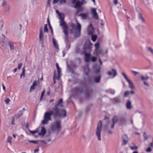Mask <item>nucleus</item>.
<instances>
[{"mask_svg": "<svg viewBox=\"0 0 153 153\" xmlns=\"http://www.w3.org/2000/svg\"><path fill=\"white\" fill-rule=\"evenodd\" d=\"M82 2L79 1H77L74 6V7L77 9V12L76 13V15H77L79 12L83 10V9L81 7V6L85 4V2L84 0H82Z\"/></svg>", "mask_w": 153, "mask_h": 153, "instance_id": "39448f33", "label": "nucleus"}, {"mask_svg": "<svg viewBox=\"0 0 153 153\" xmlns=\"http://www.w3.org/2000/svg\"><path fill=\"white\" fill-rule=\"evenodd\" d=\"M12 139V137L10 136H8L7 138V142L9 143L10 145H12L11 140Z\"/></svg>", "mask_w": 153, "mask_h": 153, "instance_id": "2f4dec72", "label": "nucleus"}, {"mask_svg": "<svg viewBox=\"0 0 153 153\" xmlns=\"http://www.w3.org/2000/svg\"><path fill=\"white\" fill-rule=\"evenodd\" d=\"M130 94V92L128 91H125L124 94V96L125 97L127 95L129 94Z\"/></svg>", "mask_w": 153, "mask_h": 153, "instance_id": "de8ad7c7", "label": "nucleus"}, {"mask_svg": "<svg viewBox=\"0 0 153 153\" xmlns=\"http://www.w3.org/2000/svg\"><path fill=\"white\" fill-rule=\"evenodd\" d=\"M56 66L57 69L60 68V67H59V65L57 63H56Z\"/></svg>", "mask_w": 153, "mask_h": 153, "instance_id": "338daca9", "label": "nucleus"}, {"mask_svg": "<svg viewBox=\"0 0 153 153\" xmlns=\"http://www.w3.org/2000/svg\"><path fill=\"white\" fill-rule=\"evenodd\" d=\"M140 76L141 78V80L143 82V84L145 86H149V84L146 81V80L149 79V77L148 76L144 77L142 75H140Z\"/></svg>", "mask_w": 153, "mask_h": 153, "instance_id": "9b49d317", "label": "nucleus"}, {"mask_svg": "<svg viewBox=\"0 0 153 153\" xmlns=\"http://www.w3.org/2000/svg\"><path fill=\"white\" fill-rule=\"evenodd\" d=\"M101 78V75L100 74H98L97 76H94V82L96 83H99L100 82Z\"/></svg>", "mask_w": 153, "mask_h": 153, "instance_id": "f3484780", "label": "nucleus"}, {"mask_svg": "<svg viewBox=\"0 0 153 153\" xmlns=\"http://www.w3.org/2000/svg\"><path fill=\"white\" fill-rule=\"evenodd\" d=\"M100 67L99 66L98 69L95 70L94 73L95 74H100Z\"/></svg>", "mask_w": 153, "mask_h": 153, "instance_id": "f704fd0d", "label": "nucleus"}, {"mask_svg": "<svg viewBox=\"0 0 153 153\" xmlns=\"http://www.w3.org/2000/svg\"><path fill=\"white\" fill-rule=\"evenodd\" d=\"M102 122L100 121L97 125L95 135L99 141L101 140V131L102 129Z\"/></svg>", "mask_w": 153, "mask_h": 153, "instance_id": "20e7f679", "label": "nucleus"}, {"mask_svg": "<svg viewBox=\"0 0 153 153\" xmlns=\"http://www.w3.org/2000/svg\"><path fill=\"white\" fill-rule=\"evenodd\" d=\"M83 70L84 73L87 76H89V69L88 66L87 65L83 67Z\"/></svg>", "mask_w": 153, "mask_h": 153, "instance_id": "4be33fe9", "label": "nucleus"}, {"mask_svg": "<svg viewBox=\"0 0 153 153\" xmlns=\"http://www.w3.org/2000/svg\"><path fill=\"white\" fill-rule=\"evenodd\" d=\"M138 18L140 21L142 22H144L145 20L142 17V14L140 13H138Z\"/></svg>", "mask_w": 153, "mask_h": 153, "instance_id": "cd10ccee", "label": "nucleus"}, {"mask_svg": "<svg viewBox=\"0 0 153 153\" xmlns=\"http://www.w3.org/2000/svg\"><path fill=\"white\" fill-rule=\"evenodd\" d=\"M52 41L55 50L57 51L58 52L59 51V49L57 41H56L54 38L52 39Z\"/></svg>", "mask_w": 153, "mask_h": 153, "instance_id": "2eb2a0df", "label": "nucleus"}, {"mask_svg": "<svg viewBox=\"0 0 153 153\" xmlns=\"http://www.w3.org/2000/svg\"><path fill=\"white\" fill-rule=\"evenodd\" d=\"M126 107L128 109H130L131 108V102L130 100H128L126 103Z\"/></svg>", "mask_w": 153, "mask_h": 153, "instance_id": "c756f323", "label": "nucleus"}, {"mask_svg": "<svg viewBox=\"0 0 153 153\" xmlns=\"http://www.w3.org/2000/svg\"><path fill=\"white\" fill-rule=\"evenodd\" d=\"M93 90L92 89L86 87L85 91V95L87 98L91 97L93 95Z\"/></svg>", "mask_w": 153, "mask_h": 153, "instance_id": "0eeeda50", "label": "nucleus"}, {"mask_svg": "<svg viewBox=\"0 0 153 153\" xmlns=\"http://www.w3.org/2000/svg\"><path fill=\"white\" fill-rule=\"evenodd\" d=\"M76 0H72V3L73 4H74L76 3Z\"/></svg>", "mask_w": 153, "mask_h": 153, "instance_id": "69168bd1", "label": "nucleus"}, {"mask_svg": "<svg viewBox=\"0 0 153 153\" xmlns=\"http://www.w3.org/2000/svg\"><path fill=\"white\" fill-rule=\"evenodd\" d=\"M39 149L38 148H37L36 149H34V153H36V152H37L39 151Z\"/></svg>", "mask_w": 153, "mask_h": 153, "instance_id": "5fc2aeb1", "label": "nucleus"}, {"mask_svg": "<svg viewBox=\"0 0 153 153\" xmlns=\"http://www.w3.org/2000/svg\"><path fill=\"white\" fill-rule=\"evenodd\" d=\"M39 41L41 42L42 47H44V36L43 35H39Z\"/></svg>", "mask_w": 153, "mask_h": 153, "instance_id": "a878e982", "label": "nucleus"}, {"mask_svg": "<svg viewBox=\"0 0 153 153\" xmlns=\"http://www.w3.org/2000/svg\"><path fill=\"white\" fill-rule=\"evenodd\" d=\"M97 59V57L94 56H92L91 58V60L93 62H95Z\"/></svg>", "mask_w": 153, "mask_h": 153, "instance_id": "a18cd8bd", "label": "nucleus"}, {"mask_svg": "<svg viewBox=\"0 0 153 153\" xmlns=\"http://www.w3.org/2000/svg\"><path fill=\"white\" fill-rule=\"evenodd\" d=\"M126 121V119L125 117L121 116L117 118V121L121 124H122L125 123Z\"/></svg>", "mask_w": 153, "mask_h": 153, "instance_id": "dca6fc26", "label": "nucleus"}, {"mask_svg": "<svg viewBox=\"0 0 153 153\" xmlns=\"http://www.w3.org/2000/svg\"><path fill=\"white\" fill-rule=\"evenodd\" d=\"M59 16V19L60 20V25L62 27L63 32L64 33L67 34V31H68V27L67 25L64 21V18L60 14Z\"/></svg>", "mask_w": 153, "mask_h": 153, "instance_id": "7ed1b4c3", "label": "nucleus"}, {"mask_svg": "<svg viewBox=\"0 0 153 153\" xmlns=\"http://www.w3.org/2000/svg\"><path fill=\"white\" fill-rule=\"evenodd\" d=\"M37 84V81L35 80L33 82L32 85L30 87V92L32 90H34V89L35 87L36 86Z\"/></svg>", "mask_w": 153, "mask_h": 153, "instance_id": "b1692460", "label": "nucleus"}, {"mask_svg": "<svg viewBox=\"0 0 153 153\" xmlns=\"http://www.w3.org/2000/svg\"><path fill=\"white\" fill-rule=\"evenodd\" d=\"M77 26L75 27V25L74 23H72L71 26L72 27V29L71 30V33L73 34L75 38H77L80 36L81 26L80 24L77 22Z\"/></svg>", "mask_w": 153, "mask_h": 153, "instance_id": "f03ea898", "label": "nucleus"}, {"mask_svg": "<svg viewBox=\"0 0 153 153\" xmlns=\"http://www.w3.org/2000/svg\"><path fill=\"white\" fill-rule=\"evenodd\" d=\"M66 0H53V4H55L58 3V4L61 5L63 3L65 4Z\"/></svg>", "mask_w": 153, "mask_h": 153, "instance_id": "6ab92c4d", "label": "nucleus"}, {"mask_svg": "<svg viewBox=\"0 0 153 153\" xmlns=\"http://www.w3.org/2000/svg\"><path fill=\"white\" fill-rule=\"evenodd\" d=\"M129 92H130V94H133L134 93V92L132 91H129Z\"/></svg>", "mask_w": 153, "mask_h": 153, "instance_id": "774afa93", "label": "nucleus"}, {"mask_svg": "<svg viewBox=\"0 0 153 153\" xmlns=\"http://www.w3.org/2000/svg\"><path fill=\"white\" fill-rule=\"evenodd\" d=\"M94 28L91 24H90L88 27V35H92L94 33Z\"/></svg>", "mask_w": 153, "mask_h": 153, "instance_id": "ddd939ff", "label": "nucleus"}, {"mask_svg": "<svg viewBox=\"0 0 153 153\" xmlns=\"http://www.w3.org/2000/svg\"><path fill=\"white\" fill-rule=\"evenodd\" d=\"M48 25L49 26V28L51 30L53 29V28L52 27V26H51V25Z\"/></svg>", "mask_w": 153, "mask_h": 153, "instance_id": "0e129e2a", "label": "nucleus"}, {"mask_svg": "<svg viewBox=\"0 0 153 153\" xmlns=\"http://www.w3.org/2000/svg\"><path fill=\"white\" fill-rule=\"evenodd\" d=\"M55 127L57 130L59 131L61 127V122L60 120H56L54 123Z\"/></svg>", "mask_w": 153, "mask_h": 153, "instance_id": "a211bd4d", "label": "nucleus"}, {"mask_svg": "<svg viewBox=\"0 0 153 153\" xmlns=\"http://www.w3.org/2000/svg\"><path fill=\"white\" fill-rule=\"evenodd\" d=\"M105 91L107 92L110 93L112 94H114L115 93V91L114 89H109L106 90Z\"/></svg>", "mask_w": 153, "mask_h": 153, "instance_id": "7c9ffc66", "label": "nucleus"}, {"mask_svg": "<svg viewBox=\"0 0 153 153\" xmlns=\"http://www.w3.org/2000/svg\"><path fill=\"white\" fill-rule=\"evenodd\" d=\"M76 16L81 17L82 19H86L88 17V13H82L79 14H78Z\"/></svg>", "mask_w": 153, "mask_h": 153, "instance_id": "412c9836", "label": "nucleus"}, {"mask_svg": "<svg viewBox=\"0 0 153 153\" xmlns=\"http://www.w3.org/2000/svg\"><path fill=\"white\" fill-rule=\"evenodd\" d=\"M9 45L10 46V49L11 50H13L14 49V45L15 43L11 42H8Z\"/></svg>", "mask_w": 153, "mask_h": 153, "instance_id": "bb28decb", "label": "nucleus"}, {"mask_svg": "<svg viewBox=\"0 0 153 153\" xmlns=\"http://www.w3.org/2000/svg\"><path fill=\"white\" fill-rule=\"evenodd\" d=\"M104 119L106 121H108V122L109 121V119H108V118L107 116L105 117Z\"/></svg>", "mask_w": 153, "mask_h": 153, "instance_id": "bf43d9fd", "label": "nucleus"}, {"mask_svg": "<svg viewBox=\"0 0 153 153\" xmlns=\"http://www.w3.org/2000/svg\"><path fill=\"white\" fill-rule=\"evenodd\" d=\"M47 22H48V24L49 25H51V24H50V21H49V18H48V19H47Z\"/></svg>", "mask_w": 153, "mask_h": 153, "instance_id": "e2e57ef3", "label": "nucleus"}, {"mask_svg": "<svg viewBox=\"0 0 153 153\" xmlns=\"http://www.w3.org/2000/svg\"><path fill=\"white\" fill-rule=\"evenodd\" d=\"M131 72L132 73V74H133V75L134 76H135L137 74H139V75H140V73L138 72H136L135 71H134L133 70H131Z\"/></svg>", "mask_w": 153, "mask_h": 153, "instance_id": "79ce46f5", "label": "nucleus"}, {"mask_svg": "<svg viewBox=\"0 0 153 153\" xmlns=\"http://www.w3.org/2000/svg\"><path fill=\"white\" fill-rule=\"evenodd\" d=\"M117 122V117L116 116H114L113 119V123L111 126V128H114V124Z\"/></svg>", "mask_w": 153, "mask_h": 153, "instance_id": "393cba45", "label": "nucleus"}, {"mask_svg": "<svg viewBox=\"0 0 153 153\" xmlns=\"http://www.w3.org/2000/svg\"><path fill=\"white\" fill-rule=\"evenodd\" d=\"M91 12L93 14L97 13L96 9L95 8H93L91 9Z\"/></svg>", "mask_w": 153, "mask_h": 153, "instance_id": "ea45409f", "label": "nucleus"}, {"mask_svg": "<svg viewBox=\"0 0 153 153\" xmlns=\"http://www.w3.org/2000/svg\"><path fill=\"white\" fill-rule=\"evenodd\" d=\"M63 102V100L61 98L59 100L52 108L51 110L48 112L45 113L43 120L41 123L43 125L48 124L49 121L51 120V116L53 115L55 119L58 117H65L66 115V112L64 109H60L59 108V105L62 106V103Z\"/></svg>", "mask_w": 153, "mask_h": 153, "instance_id": "f257e3e1", "label": "nucleus"}, {"mask_svg": "<svg viewBox=\"0 0 153 153\" xmlns=\"http://www.w3.org/2000/svg\"><path fill=\"white\" fill-rule=\"evenodd\" d=\"M95 52L96 53L97 56H98V50L100 48V44L99 43H97L95 45Z\"/></svg>", "mask_w": 153, "mask_h": 153, "instance_id": "c85d7f7f", "label": "nucleus"}, {"mask_svg": "<svg viewBox=\"0 0 153 153\" xmlns=\"http://www.w3.org/2000/svg\"><path fill=\"white\" fill-rule=\"evenodd\" d=\"M42 27L39 30V35H43L42 33Z\"/></svg>", "mask_w": 153, "mask_h": 153, "instance_id": "3c124183", "label": "nucleus"}, {"mask_svg": "<svg viewBox=\"0 0 153 153\" xmlns=\"http://www.w3.org/2000/svg\"><path fill=\"white\" fill-rule=\"evenodd\" d=\"M46 131L45 128V127H42V128L40 132L38 133V135L39 136H43L46 133Z\"/></svg>", "mask_w": 153, "mask_h": 153, "instance_id": "5701e85b", "label": "nucleus"}, {"mask_svg": "<svg viewBox=\"0 0 153 153\" xmlns=\"http://www.w3.org/2000/svg\"><path fill=\"white\" fill-rule=\"evenodd\" d=\"M22 64L21 63H20L19 64L18 66V69L19 70L20 69V68H21L22 66Z\"/></svg>", "mask_w": 153, "mask_h": 153, "instance_id": "603ef678", "label": "nucleus"}, {"mask_svg": "<svg viewBox=\"0 0 153 153\" xmlns=\"http://www.w3.org/2000/svg\"><path fill=\"white\" fill-rule=\"evenodd\" d=\"M122 138L123 142L122 145H126L127 143L128 140L127 135L125 134L123 135L122 136Z\"/></svg>", "mask_w": 153, "mask_h": 153, "instance_id": "4468645a", "label": "nucleus"}, {"mask_svg": "<svg viewBox=\"0 0 153 153\" xmlns=\"http://www.w3.org/2000/svg\"><path fill=\"white\" fill-rule=\"evenodd\" d=\"M92 44L90 42L89 44H85L83 46V48L84 50V52H86L88 50L89 51H90L91 50V45Z\"/></svg>", "mask_w": 153, "mask_h": 153, "instance_id": "f8f14e48", "label": "nucleus"}, {"mask_svg": "<svg viewBox=\"0 0 153 153\" xmlns=\"http://www.w3.org/2000/svg\"><path fill=\"white\" fill-rule=\"evenodd\" d=\"M85 52V60L86 62H89L90 61L91 54L89 53H86V52Z\"/></svg>", "mask_w": 153, "mask_h": 153, "instance_id": "aec40b11", "label": "nucleus"}, {"mask_svg": "<svg viewBox=\"0 0 153 153\" xmlns=\"http://www.w3.org/2000/svg\"><path fill=\"white\" fill-rule=\"evenodd\" d=\"M4 101L7 104H8L9 103L10 100L9 98H7Z\"/></svg>", "mask_w": 153, "mask_h": 153, "instance_id": "8fccbe9b", "label": "nucleus"}, {"mask_svg": "<svg viewBox=\"0 0 153 153\" xmlns=\"http://www.w3.org/2000/svg\"><path fill=\"white\" fill-rule=\"evenodd\" d=\"M99 62L100 63V65H102V62L101 59L100 58H99Z\"/></svg>", "mask_w": 153, "mask_h": 153, "instance_id": "680f3d73", "label": "nucleus"}, {"mask_svg": "<svg viewBox=\"0 0 153 153\" xmlns=\"http://www.w3.org/2000/svg\"><path fill=\"white\" fill-rule=\"evenodd\" d=\"M151 150H152V149H151V148L149 147L148 148L146 149V152H150L151 151Z\"/></svg>", "mask_w": 153, "mask_h": 153, "instance_id": "864d4df0", "label": "nucleus"}, {"mask_svg": "<svg viewBox=\"0 0 153 153\" xmlns=\"http://www.w3.org/2000/svg\"><path fill=\"white\" fill-rule=\"evenodd\" d=\"M83 92V89L79 86H77L72 90V93L74 95H77L79 93H82Z\"/></svg>", "mask_w": 153, "mask_h": 153, "instance_id": "423d86ee", "label": "nucleus"}, {"mask_svg": "<svg viewBox=\"0 0 153 153\" xmlns=\"http://www.w3.org/2000/svg\"><path fill=\"white\" fill-rule=\"evenodd\" d=\"M65 42L66 44V47L67 48V51H68V50L71 47L70 43L69 42L68 40V31H67V35L65 33Z\"/></svg>", "mask_w": 153, "mask_h": 153, "instance_id": "9d476101", "label": "nucleus"}, {"mask_svg": "<svg viewBox=\"0 0 153 153\" xmlns=\"http://www.w3.org/2000/svg\"><path fill=\"white\" fill-rule=\"evenodd\" d=\"M148 51L153 54V49L150 48H148L147 49Z\"/></svg>", "mask_w": 153, "mask_h": 153, "instance_id": "37998d69", "label": "nucleus"}, {"mask_svg": "<svg viewBox=\"0 0 153 153\" xmlns=\"http://www.w3.org/2000/svg\"><path fill=\"white\" fill-rule=\"evenodd\" d=\"M143 137H144V140H147L148 139V137L146 135V133L145 132H144L143 133Z\"/></svg>", "mask_w": 153, "mask_h": 153, "instance_id": "a19ab883", "label": "nucleus"}, {"mask_svg": "<svg viewBox=\"0 0 153 153\" xmlns=\"http://www.w3.org/2000/svg\"><path fill=\"white\" fill-rule=\"evenodd\" d=\"M39 142H42L43 143H44L45 144H47V143L46 142H45L44 141L42 140H39Z\"/></svg>", "mask_w": 153, "mask_h": 153, "instance_id": "052dcab7", "label": "nucleus"}, {"mask_svg": "<svg viewBox=\"0 0 153 153\" xmlns=\"http://www.w3.org/2000/svg\"><path fill=\"white\" fill-rule=\"evenodd\" d=\"M48 91L47 92V94L48 95H49L50 94V88L49 87H48Z\"/></svg>", "mask_w": 153, "mask_h": 153, "instance_id": "13d9d810", "label": "nucleus"}, {"mask_svg": "<svg viewBox=\"0 0 153 153\" xmlns=\"http://www.w3.org/2000/svg\"><path fill=\"white\" fill-rule=\"evenodd\" d=\"M97 38V36L96 35H93L92 36V40L94 42H95Z\"/></svg>", "mask_w": 153, "mask_h": 153, "instance_id": "473e14b6", "label": "nucleus"}, {"mask_svg": "<svg viewBox=\"0 0 153 153\" xmlns=\"http://www.w3.org/2000/svg\"><path fill=\"white\" fill-rule=\"evenodd\" d=\"M30 132L32 133V134H34L35 133H37L38 132V131L36 130H35V131H29Z\"/></svg>", "mask_w": 153, "mask_h": 153, "instance_id": "09e8293b", "label": "nucleus"}, {"mask_svg": "<svg viewBox=\"0 0 153 153\" xmlns=\"http://www.w3.org/2000/svg\"><path fill=\"white\" fill-rule=\"evenodd\" d=\"M2 86L3 90H4V92H6V90H5V87L3 83L2 84Z\"/></svg>", "mask_w": 153, "mask_h": 153, "instance_id": "6e6d98bb", "label": "nucleus"}, {"mask_svg": "<svg viewBox=\"0 0 153 153\" xmlns=\"http://www.w3.org/2000/svg\"><path fill=\"white\" fill-rule=\"evenodd\" d=\"M130 148L132 150H134L137 149L138 148V147L135 146H130Z\"/></svg>", "mask_w": 153, "mask_h": 153, "instance_id": "c03bdc74", "label": "nucleus"}, {"mask_svg": "<svg viewBox=\"0 0 153 153\" xmlns=\"http://www.w3.org/2000/svg\"><path fill=\"white\" fill-rule=\"evenodd\" d=\"M57 71H58V76L56 78V79H59V77H60V75L61 72V68H57Z\"/></svg>", "mask_w": 153, "mask_h": 153, "instance_id": "72a5a7b5", "label": "nucleus"}, {"mask_svg": "<svg viewBox=\"0 0 153 153\" xmlns=\"http://www.w3.org/2000/svg\"><path fill=\"white\" fill-rule=\"evenodd\" d=\"M23 71L22 73L20 75V78L21 79H22V76H23L24 77L25 76V70H24V68H23L22 69Z\"/></svg>", "mask_w": 153, "mask_h": 153, "instance_id": "e433bc0d", "label": "nucleus"}, {"mask_svg": "<svg viewBox=\"0 0 153 153\" xmlns=\"http://www.w3.org/2000/svg\"><path fill=\"white\" fill-rule=\"evenodd\" d=\"M114 3L115 5L117 4H118L117 0H114Z\"/></svg>", "mask_w": 153, "mask_h": 153, "instance_id": "4d7b16f0", "label": "nucleus"}, {"mask_svg": "<svg viewBox=\"0 0 153 153\" xmlns=\"http://www.w3.org/2000/svg\"><path fill=\"white\" fill-rule=\"evenodd\" d=\"M107 74L111 78H114L117 75V72L116 69H113L111 71H108Z\"/></svg>", "mask_w": 153, "mask_h": 153, "instance_id": "1a4fd4ad", "label": "nucleus"}, {"mask_svg": "<svg viewBox=\"0 0 153 153\" xmlns=\"http://www.w3.org/2000/svg\"><path fill=\"white\" fill-rule=\"evenodd\" d=\"M45 92V90H44L42 91V92L41 93V96L40 98V101L41 100H42L43 96H44Z\"/></svg>", "mask_w": 153, "mask_h": 153, "instance_id": "49530a36", "label": "nucleus"}, {"mask_svg": "<svg viewBox=\"0 0 153 153\" xmlns=\"http://www.w3.org/2000/svg\"><path fill=\"white\" fill-rule=\"evenodd\" d=\"M39 140H37V141H34V140H29V142H30V143H35V144H37V143H38V142H39Z\"/></svg>", "mask_w": 153, "mask_h": 153, "instance_id": "58836bf2", "label": "nucleus"}, {"mask_svg": "<svg viewBox=\"0 0 153 153\" xmlns=\"http://www.w3.org/2000/svg\"><path fill=\"white\" fill-rule=\"evenodd\" d=\"M44 32H46L48 33V29L47 28V24H45L44 25Z\"/></svg>", "mask_w": 153, "mask_h": 153, "instance_id": "c9c22d12", "label": "nucleus"}, {"mask_svg": "<svg viewBox=\"0 0 153 153\" xmlns=\"http://www.w3.org/2000/svg\"><path fill=\"white\" fill-rule=\"evenodd\" d=\"M122 75H123L126 81L128 83L129 85V87L131 89H133L134 88V86L132 83V82L131 81V80L128 78L127 76L123 72L122 73Z\"/></svg>", "mask_w": 153, "mask_h": 153, "instance_id": "6e6552de", "label": "nucleus"}, {"mask_svg": "<svg viewBox=\"0 0 153 153\" xmlns=\"http://www.w3.org/2000/svg\"><path fill=\"white\" fill-rule=\"evenodd\" d=\"M93 17L94 19H96V20H98L99 19V17L97 13H96L95 14H93Z\"/></svg>", "mask_w": 153, "mask_h": 153, "instance_id": "4c0bfd02", "label": "nucleus"}]
</instances>
